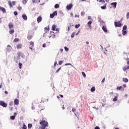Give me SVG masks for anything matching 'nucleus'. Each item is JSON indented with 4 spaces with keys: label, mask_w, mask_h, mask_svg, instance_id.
Masks as SVG:
<instances>
[{
    "label": "nucleus",
    "mask_w": 129,
    "mask_h": 129,
    "mask_svg": "<svg viewBox=\"0 0 129 129\" xmlns=\"http://www.w3.org/2000/svg\"><path fill=\"white\" fill-rule=\"evenodd\" d=\"M62 63H63V61H62V60H60V61L58 62L59 65H62Z\"/></svg>",
    "instance_id": "obj_41"
},
{
    "label": "nucleus",
    "mask_w": 129,
    "mask_h": 129,
    "mask_svg": "<svg viewBox=\"0 0 129 129\" xmlns=\"http://www.w3.org/2000/svg\"><path fill=\"white\" fill-rule=\"evenodd\" d=\"M128 18H129V13L128 12V13H127V14H126V18H127V19H128Z\"/></svg>",
    "instance_id": "obj_48"
},
{
    "label": "nucleus",
    "mask_w": 129,
    "mask_h": 129,
    "mask_svg": "<svg viewBox=\"0 0 129 129\" xmlns=\"http://www.w3.org/2000/svg\"><path fill=\"white\" fill-rule=\"evenodd\" d=\"M33 38V36L32 35H29L27 36L28 40H31Z\"/></svg>",
    "instance_id": "obj_28"
},
{
    "label": "nucleus",
    "mask_w": 129,
    "mask_h": 129,
    "mask_svg": "<svg viewBox=\"0 0 129 129\" xmlns=\"http://www.w3.org/2000/svg\"><path fill=\"white\" fill-rule=\"evenodd\" d=\"M75 36V33H73V34L71 35L72 38H74V36Z\"/></svg>",
    "instance_id": "obj_45"
},
{
    "label": "nucleus",
    "mask_w": 129,
    "mask_h": 129,
    "mask_svg": "<svg viewBox=\"0 0 129 129\" xmlns=\"http://www.w3.org/2000/svg\"><path fill=\"white\" fill-rule=\"evenodd\" d=\"M13 104V102H10V105H12Z\"/></svg>",
    "instance_id": "obj_64"
},
{
    "label": "nucleus",
    "mask_w": 129,
    "mask_h": 129,
    "mask_svg": "<svg viewBox=\"0 0 129 129\" xmlns=\"http://www.w3.org/2000/svg\"><path fill=\"white\" fill-rule=\"evenodd\" d=\"M19 99H15V100H14V104L16 105H19Z\"/></svg>",
    "instance_id": "obj_13"
},
{
    "label": "nucleus",
    "mask_w": 129,
    "mask_h": 129,
    "mask_svg": "<svg viewBox=\"0 0 129 129\" xmlns=\"http://www.w3.org/2000/svg\"><path fill=\"white\" fill-rule=\"evenodd\" d=\"M114 25L116 27H121V23L120 22V21L114 22Z\"/></svg>",
    "instance_id": "obj_3"
},
{
    "label": "nucleus",
    "mask_w": 129,
    "mask_h": 129,
    "mask_svg": "<svg viewBox=\"0 0 129 129\" xmlns=\"http://www.w3.org/2000/svg\"><path fill=\"white\" fill-rule=\"evenodd\" d=\"M32 3L35 4V3H36V0H32Z\"/></svg>",
    "instance_id": "obj_57"
},
{
    "label": "nucleus",
    "mask_w": 129,
    "mask_h": 129,
    "mask_svg": "<svg viewBox=\"0 0 129 129\" xmlns=\"http://www.w3.org/2000/svg\"><path fill=\"white\" fill-rule=\"evenodd\" d=\"M46 46H47V44H46V43H44V44L42 45L43 48H45V47H46Z\"/></svg>",
    "instance_id": "obj_47"
},
{
    "label": "nucleus",
    "mask_w": 129,
    "mask_h": 129,
    "mask_svg": "<svg viewBox=\"0 0 129 129\" xmlns=\"http://www.w3.org/2000/svg\"><path fill=\"white\" fill-rule=\"evenodd\" d=\"M0 11H2L4 13H6L7 11L6 10V9L4 7H2L0 6Z\"/></svg>",
    "instance_id": "obj_15"
},
{
    "label": "nucleus",
    "mask_w": 129,
    "mask_h": 129,
    "mask_svg": "<svg viewBox=\"0 0 129 129\" xmlns=\"http://www.w3.org/2000/svg\"><path fill=\"white\" fill-rule=\"evenodd\" d=\"M123 82H125V83H127V82H128V80L125 78H123Z\"/></svg>",
    "instance_id": "obj_19"
},
{
    "label": "nucleus",
    "mask_w": 129,
    "mask_h": 129,
    "mask_svg": "<svg viewBox=\"0 0 129 129\" xmlns=\"http://www.w3.org/2000/svg\"><path fill=\"white\" fill-rule=\"evenodd\" d=\"M9 33L11 35H12L15 33V30L14 29H11L9 31Z\"/></svg>",
    "instance_id": "obj_20"
},
{
    "label": "nucleus",
    "mask_w": 129,
    "mask_h": 129,
    "mask_svg": "<svg viewBox=\"0 0 129 129\" xmlns=\"http://www.w3.org/2000/svg\"><path fill=\"white\" fill-rule=\"evenodd\" d=\"M60 97H61V98H63V95L60 94L59 95Z\"/></svg>",
    "instance_id": "obj_56"
},
{
    "label": "nucleus",
    "mask_w": 129,
    "mask_h": 129,
    "mask_svg": "<svg viewBox=\"0 0 129 129\" xmlns=\"http://www.w3.org/2000/svg\"><path fill=\"white\" fill-rule=\"evenodd\" d=\"M71 17H73V13H71Z\"/></svg>",
    "instance_id": "obj_63"
},
{
    "label": "nucleus",
    "mask_w": 129,
    "mask_h": 129,
    "mask_svg": "<svg viewBox=\"0 0 129 129\" xmlns=\"http://www.w3.org/2000/svg\"><path fill=\"white\" fill-rule=\"evenodd\" d=\"M123 87L124 88H125V87H126V85L123 84Z\"/></svg>",
    "instance_id": "obj_54"
},
{
    "label": "nucleus",
    "mask_w": 129,
    "mask_h": 129,
    "mask_svg": "<svg viewBox=\"0 0 129 129\" xmlns=\"http://www.w3.org/2000/svg\"><path fill=\"white\" fill-rule=\"evenodd\" d=\"M19 38H15V39L14 40V42H19Z\"/></svg>",
    "instance_id": "obj_36"
},
{
    "label": "nucleus",
    "mask_w": 129,
    "mask_h": 129,
    "mask_svg": "<svg viewBox=\"0 0 129 129\" xmlns=\"http://www.w3.org/2000/svg\"><path fill=\"white\" fill-rule=\"evenodd\" d=\"M50 34H52L53 35H54L55 33H54V32L53 31H50Z\"/></svg>",
    "instance_id": "obj_55"
},
{
    "label": "nucleus",
    "mask_w": 129,
    "mask_h": 129,
    "mask_svg": "<svg viewBox=\"0 0 129 129\" xmlns=\"http://www.w3.org/2000/svg\"><path fill=\"white\" fill-rule=\"evenodd\" d=\"M36 3H40V0H36Z\"/></svg>",
    "instance_id": "obj_59"
},
{
    "label": "nucleus",
    "mask_w": 129,
    "mask_h": 129,
    "mask_svg": "<svg viewBox=\"0 0 129 129\" xmlns=\"http://www.w3.org/2000/svg\"><path fill=\"white\" fill-rule=\"evenodd\" d=\"M30 46H31V47H29V49H30V50H33V47H34V42L30 41Z\"/></svg>",
    "instance_id": "obj_6"
},
{
    "label": "nucleus",
    "mask_w": 129,
    "mask_h": 129,
    "mask_svg": "<svg viewBox=\"0 0 129 129\" xmlns=\"http://www.w3.org/2000/svg\"><path fill=\"white\" fill-rule=\"evenodd\" d=\"M91 92H94L95 91V87H92L91 89Z\"/></svg>",
    "instance_id": "obj_23"
},
{
    "label": "nucleus",
    "mask_w": 129,
    "mask_h": 129,
    "mask_svg": "<svg viewBox=\"0 0 129 129\" xmlns=\"http://www.w3.org/2000/svg\"><path fill=\"white\" fill-rule=\"evenodd\" d=\"M17 9H18V10H19V11H22V7H20V6H19L18 8H17Z\"/></svg>",
    "instance_id": "obj_40"
},
{
    "label": "nucleus",
    "mask_w": 129,
    "mask_h": 129,
    "mask_svg": "<svg viewBox=\"0 0 129 129\" xmlns=\"http://www.w3.org/2000/svg\"><path fill=\"white\" fill-rule=\"evenodd\" d=\"M22 18L24 19L25 21H27L28 20V17H27V15L26 14L22 15Z\"/></svg>",
    "instance_id": "obj_16"
},
{
    "label": "nucleus",
    "mask_w": 129,
    "mask_h": 129,
    "mask_svg": "<svg viewBox=\"0 0 129 129\" xmlns=\"http://www.w3.org/2000/svg\"><path fill=\"white\" fill-rule=\"evenodd\" d=\"M102 30L105 32V33H106L107 32V28H106V26H103L102 27Z\"/></svg>",
    "instance_id": "obj_17"
},
{
    "label": "nucleus",
    "mask_w": 129,
    "mask_h": 129,
    "mask_svg": "<svg viewBox=\"0 0 129 129\" xmlns=\"http://www.w3.org/2000/svg\"><path fill=\"white\" fill-rule=\"evenodd\" d=\"M88 20H91V17L90 16L88 17Z\"/></svg>",
    "instance_id": "obj_62"
},
{
    "label": "nucleus",
    "mask_w": 129,
    "mask_h": 129,
    "mask_svg": "<svg viewBox=\"0 0 129 129\" xmlns=\"http://www.w3.org/2000/svg\"><path fill=\"white\" fill-rule=\"evenodd\" d=\"M91 24H92V21H90L87 23V25L89 28V29H91V28H92V27L91 26Z\"/></svg>",
    "instance_id": "obj_10"
},
{
    "label": "nucleus",
    "mask_w": 129,
    "mask_h": 129,
    "mask_svg": "<svg viewBox=\"0 0 129 129\" xmlns=\"http://www.w3.org/2000/svg\"><path fill=\"white\" fill-rule=\"evenodd\" d=\"M22 129H27V126L24 124Z\"/></svg>",
    "instance_id": "obj_39"
},
{
    "label": "nucleus",
    "mask_w": 129,
    "mask_h": 129,
    "mask_svg": "<svg viewBox=\"0 0 129 129\" xmlns=\"http://www.w3.org/2000/svg\"><path fill=\"white\" fill-rule=\"evenodd\" d=\"M44 30L45 31V33H48V32H49V28L48 27H45Z\"/></svg>",
    "instance_id": "obj_25"
},
{
    "label": "nucleus",
    "mask_w": 129,
    "mask_h": 129,
    "mask_svg": "<svg viewBox=\"0 0 129 129\" xmlns=\"http://www.w3.org/2000/svg\"><path fill=\"white\" fill-rule=\"evenodd\" d=\"M95 129H100V128H99V126H96L95 127Z\"/></svg>",
    "instance_id": "obj_51"
},
{
    "label": "nucleus",
    "mask_w": 129,
    "mask_h": 129,
    "mask_svg": "<svg viewBox=\"0 0 129 129\" xmlns=\"http://www.w3.org/2000/svg\"><path fill=\"white\" fill-rule=\"evenodd\" d=\"M72 7H73L72 4H70L67 6V10H68V11H69L70 10H71Z\"/></svg>",
    "instance_id": "obj_8"
},
{
    "label": "nucleus",
    "mask_w": 129,
    "mask_h": 129,
    "mask_svg": "<svg viewBox=\"0 0 129 129\" xmlns=\"http://www.w3.org/2000/svg\"><path fill=\"white\" fill-rule=\"evenodd\" d=\"M61 70V68H59L55 72V73H58L59 71Z\"/></svg>",
    "instance_id": "obj_38"
},
{
    "label": "nucleus",
    "mask_w": 129,
    "mask_h": 129,
    "mask_svg": "<svg viewBox=\"0 0 129 129\" xmlns=\"http://www.w3.org/2000/svg\"><path fill=\"white\" fill-rule=\"evenodd\" d=\"M64 50H65L66 51H69V49L67 47L65 46V47H64Z\"/></svg>",
    "instance_id": "obj_46"
},
{
    "label": "nucleus",
    "mask_w": 129,
    "mask_h": 129,
    "mask_svg": "<svg viewBox=\"0 0 129 129\" xmlns=\"http://www.w3.org/2000/svg\"><path fill=\"white\" fill-rule=\"evenodd\" d=\"M16 118V116L15 115H12L10 116V119H12V120H14L15 118Z\"/></svg>",
    "instance_id": "obj_24"
},
{
    "label": "nucleus",
    "mask_w": 129,
    "mask_h": 129,
    "mask_svg": "<svg viewBox=\"0 0 129 129\" xmlns=\"http://www.w3.org/2000/svg\"><path fill=\"white\" fill-rule=\"evenodd\" d=\"M56 65H57V61H55L54 64V67H56Z\"/></svg>",
    "instance_id": "obj_52"
},
{
    "label": "nucleus",
    "mask_w": 129,
    "mask_h": 129,
    "mask_svg": "<svg viewBox=\"0 0 129 129\" xmlns=\"http://www.w3.org/2000/svg\"><path fill=\"white\" fill-rule=\"evenodd\" d=\"M122 35L123 36H125V35H126V30H122Z\"/></svg>",
    "instance_id": "obj_21"
},
{
    "label": "nucleus",
    "mask_w": 129,
    "mask_h": 129,
    "mask_svg": "<svg viewBox=\"0 0 129 129\" xmlns=\"http://www.w3.org/2000/svg\"><path fill=\"white\" fill-rule=\"evenodd\" d=\"M22 43L18 44L17 45V49H22Z\"/></svg>",
    "instance_id": "obj_18"
},
{
    "label": "nucleus",
    "mask_w": 129,
    "mask_h": 129,
    "mask_svg": "<svg viewBox=\"0 0 129 129\" xmlns=\"http://www.w3.org/2000/svg\"><path fill=\"white\" fill-rule=\"evenodd\" d=\"M64 65H65V66H68V65L71 66L72 64H71V63H66Z\"/></svg>",
    "instance_id": "obj_50"
},
{
    "label": "nucleus",
    "mask_w": 129,
    "mask_h": 129,
    "mask_svg": "<svg viewBox=\"0 0 129 129\" xmlns=\"http://www.w3.org/2000/svg\"><path fill=\"white\" fill-rule=\"evenodd\" d=\"M60 52H63V48H60Z\"/></svg>",
    "instance_id": "obj_61"
},
{
    "label": "nucleus",
    "mask_w": 129,
    "mask_h": 129,
    "mask_svg": "<svg viewBox=\"0 0 129 129\" xmlns=\"http://www.w3.org/2000/svg\"><path fill=\"white\" fill-rule=\"evenodd\" d=\"M19 65L20 69H22V66H23V64H22V63L19 62Z\"/></svg>",
    "instance_id": "obj_35"
},
{
    "label": "nucleus",
    "mask_w": 129,
    "mask_h": 129,
    "mask_svg": "<svg viewBox=\"0 0 129 129\" xmlns=\"http://www.w3.org/2000/svg\"><path fill=\"white\" fill-rule=\"evenodd\" d=\"M55 16H57V11H54L52 14H50V18H51V19H53Z\"/></svg>",
    "instance_id": "obj_4"
},
{
    "label": "nucleus",
    "mask_w": 129,
    "mask_h": 129,
    "mask_svg": "<svg viewBox=\"0 0 129 129\" xmlns=\"http://www.w3.org/2000/svg\"><path fill=\"white\" fill-rule=\"evenodd\" d=\"M101 2H103V4L105 3V1L104 0H99V3H101Z\"/></svg>",
    "instance_id": "obj_42"
},
{
    "label": "nucleus",
    "mask_w": 129,
    "mask_h": 129,
    "mask_svg": "<svg viewBox=\"0 0 129 129\" xmlns=\"http://www.w3.org/2000/svg\"><path fill=\"white\" fill-rule=\"evenodd\" d=\"M72 110L73 112H75V111H76V108H73Z\"/></svg>",
    "instance_id": "obj_43"
},
{
    "label": "nucleus",
    "mask_w": 129,
    "mask_h": 129,
    "mask_svg": "<svg viewBox=\"0 0 129 129\" xmlns=\"http://www.w3.org/2000/svg\"><path fill=\"white\" fill-rule=\"evenodd\" d=\"M9 5L11 8H13V6L16 5V2L13 1L12 2H9Z\"/></svg>",
    "instance_id": "obj_5"
},
{
    "label": "nucleus",
    "mask_w": 129,
    "mask_h": 129,
    "mask_svg": "<svg viewBox=\"0 0 129 129\" xmlns=\"http://www.w3.org/2000/svg\"><path fill=\"white\" fill-rule=\"evenodd\" d=\"M75 27L76 29H78L80 27V24L76 25Z\"/></svg>",
    "instance_id": "obj_33"
},
{
    "label": "nucleus",
    "mask_w": 129,
    "mask_h": 129,
    "mask_svg": "<svg viewBox=\"0 0 129 129\" xmlns=\"http://www.w3.org/2000/svg\"><path fill=\"white\" fill-rule=\"evenodd\" d=\"M59 6L58 4H55L54 6V8L55 9H58V8H59Z\"/></svg>",
    "instance_id": "obj_31"
},
{
    "label": "nucleus",
    "mask_w": 129,
    "mask_h": 129,
    "mask_svg": "<svg viewBox=\"0 0 129 129\" xmlns=\"http://www.w3.org/2000/svg\"><path fill=\"white\" fill-rule=\"evenodd\" d=\"M121 88H122V86H120L119 87H117L116 89L117 90H121Z\"/></svg>",
    "instance_id": "obj_29"
},
{
    "label": "nucleus",
    "mask_w": 129,
    "mask_h": 129,
    "mask_svg": "<svg viewBox=\"0 0 129 129\" xmlns=\"http://www.w3.org/2000/svg\"><path fill=\"white\" fill-rule=\"evenodd\" d=\"M5 93H6V94H8L9 93V92L7 91H6L5 92Z\"/></svg>",
    "instance_id": "obj_60"
},
{
    "label": "nucleus",
    "mask_w": 129,
    "mask_h": 129,
    "mask_svg": "<svg viewBox=\"0 0 129 129\" xmlns=\"http://www.w3.org/2000/svg\"><path fill=\"white\" fill-rule=\"evenodd\" d=\"M85 15V12L84 11H83L81 13V16H83Z\"/></svg>",
    "instance_id": "obj_34"
},
{
    "label": "nucleus",
    "mask_w": 129,
    "mask_h": 129,
    "mask_svg": "<svg viewBox=\"0 0 129 129\" xmlns=\"http://www.w3.org/2000/svg\"><path fill=\"white\" fill-rule=\"evenodd\" d=\"M27 1L28 0H23L22 1V3L24 4H27Z\"/></svg>",
    "instance_id": "obj_37"
},
{
    "label": "nucleus",
    "mask_w": 129,
    "mask_h": 129,
    "mask_svg": "<svg viewBox=\"0 0 129 129\" xmlns=\"http://www.w3.org/2000/svg\"><path fill=\"white\" fill-rule=\"evenodd\" d=\"M13 108H14L13 107H11L10 108V110H13Z\"/></svg>",
    "instance_id": "obj_58"
},
{
    "label": "nucleus",
    "mask_w": 129,
    "mask_h": 129,
    "mask_svg": "<svg viewBox=\"0 0 129 129\" xmlns=\"http://www.w3.org/2000/svg\"><path fill=\"white\" fill-rule=\"evenodd\" d=\"M32 126H33V124L31 123H29L28 125V128H32Z\"/></svg>",
    "instance_id": "obj_26"
},
{
    "label": "nucleus",
    "mask_w": 129,
    "mask_h": 129,
    "mask_svg": "<svg viewBox=\"0 0 129 129\" xmlns=\"http://www.w3.org/2000/svg\"><path fill=\"white\" fill-rule=\"evenodd\" d=\"M113 101H117V96H116L113 99Z\"/></svg>",
    "instance_id": "obj_30"
},
{
    "label": "nucleus",
    "mask_w": 129,
    "mask_h": 129,
    "mask_svg": "<svg viewBox=\"0 0 129 129\" xmlns=\"http://www.w3.org/2000/svg\"><path fill=\"white\" fill-rule=\"evenodd\" d=\"M123 71H126V70H128L129 69V66H125L122 68Z\"/></svg>",
    "instance_id": "obj_9"
},
{
    "label": "nucleus",
    "mask_w": 129,
    "mask_h": 129,
    "mask_svg": "<svg viewBox=\"0 0 129 129\" xmlns=\"http://www.w3.org/2000/svg\"><path fill=\"white\" fill-rule=\"evenodd\" d=\"M102 10H105L106 9V5H104L103 6L101 7Z\"/></svg>",
    "instance_id": "obj_27"
},
{
    "label": "nucleus",
    "mask_w": 129,
    "mask_h": 129,
    "mask_svg": "<svg viewBox=\"0 0 129 129\" xmlns=\"http://www.w3.org/2000/svg\"><path fill=\"white\" fill-rule=\"evenodd\" d=\"M14 15L15 16H18V12H17V11H15V12H14Z\"/></svg>",
    "instance_id": "obj_44"
},
{
    "label": "nucleus",
    "mask_w": 129,
    "mask_h": 129,
    "mask_svg": "<svg viewBox=\"0 0 129 129\" xmlns=\"http://www.w3.org/2000/svg\"><path fill=\"white\" fill-rule=\"evenodd\" d=\"M9 28L11 30V29H14V24L12 23H10L8 25Z\"/></svg>",
    "instance_id": "obj_7"
},
{
    "label": "nucleus",
    "mask_w": 129,
    "mask_h": 129,
    "mask_svg": "<svg viewBox=\"0 0 129 129\" xmlns=\"http://www.w3.org/2000/svg\"><path fill=\"white\" fill-rule=\"evenodd\" d=\"M62 109L63 110L65 109V107H64V104L62 105Z\"/></svg>",
    "instance_id": "obj_53"
},
{
    "label": "nucleus",
    "mask_w": 129,
    "mask_h": 129,
    "mask_svg": "<svg viewBox=\"0 0 129 129\" xmlns=\"http://www.w3.org/2000/svg\"><path fill=\"white\" fill-rule=\"evenodd\" d=\"M56 28H57V26H56L55 24L53 25L51 28L52 31H57V30H56Z\"/></svg>",
    "instance_id": "obj_11"
},
{
    "label": "nucleus",
    "mask_w": 129,
    "mask_h": 129,
    "mask_svg": "<svg viewBox=\"0 0 129 129\" xmlns=\"http://www.w3.org/2000/svg\"><path fill=\"white\" fill-rule=\"evenodd\" d=\"M126 29H127V26H126V25H124V26L123 27L122 30H123V31H126Z\"/></svg>",
    "instance_id": "obj_22"
},
{
    "label": "nucleus",
    "mask_w": 129,
    "mask_h": 129,
    "mask_svg": "<svg viewBox=\"0 0 129 129\" xmlns=\"http://www.w3.org/2000/svg\"><path fill=\"white\" fill-rule=\"evenodd\" d=\"M0 105L3 107H7V106H8V104L5 103L3 101H0Z\"/></svg>",
    "instance_id": "obj_2"
},
{
    "label": "nucleus",
    "mask_w": 129,
    "mask_h": 129,
    "mask_svg": "<svg viewBox=\"0 0 129 129\" xmlns=\"http://www.w3.org/2000/svg\"><path fill=\"white\" fill-rule=\"evenodd\" d=\"M105 81V78H104L102 80V83H104Z\"/></svg>",
    "instance_id": "obj_49"
},
{
    "label": "nucleus",
    "mask_w": 129,
    "mask_h": 129,
    "mask_svg": "<svg viewBox=\"0 0 129 129\" xmlns=\"http://www.w3.org/2000/svg\"><path fill=\"white\" fill-rule=\"evenodd\" d=\"M82 74L83 77H85V78L86 77V75L85 74V73H84V72H82Z\"/></svg>",
    "instance_id": "obj_32"
},
{
    "label": "nucleus",
    "mask_w": 129,
    "mask_h": 129,
    "mask_svg": "<svg viewBox=\"0 0 129 129\" xmlns=\"http://www.w3.org/2000/svg\"><path fill=\"white\" fill-rule=\"evenodd\" d=\"M117 4V3H116V2L112 3H111V6H112L113 8H114V9H115V8H116Z\"/></svg>",
    "instance_id": "obj_12"
},
{
    "label": "nucleus",
    "mask_w": 129,
    "mask_h": 129,
    "mask_svg": "<svg viewBox=\"0 0 129 129\" xmlns=\"http://www.w3.org/2000/svg\"><path fill=\"white\" fill-rule=\"evenodd\" d=\"M39 124L41 125V126L39 127L40 129H45L47 126H48V122L44 120H40Z\"/></svg>",
    "instance_id": "obj_1"
},
{
    "label": "nucleus",
    "mask_w": 129,
    "mask_h": 129,
    "mask_svg": "<svg viewBox=\"0 0 129 129\" xmlns=\"http://www.w3.org/2000/svg\"><path fill=\"white\" fill-rule=\"evenodd\" d=\"M37 21L38 23H40V22H42V17H41V16H39L37 19Z\"/></svg>",
    "instance_id": "obj_14"
}]
</instances>
